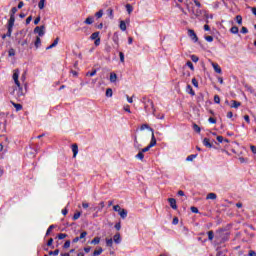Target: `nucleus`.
<instances>
[{
	"instance_id": "nucleus-31",
	"label": "nucleus",
	"mask_w": 256,
	"mask_h": 256,
	"mask_svg": "<svg viewBox=\"0 0 256 256\" xmlns=\"http://www.w3.org/2000/svg\"><path fill=\"white\" fill-rule=\"evenodd\" d=\"M106 97H113V89L111 88L106 89Z\"/></svg>"
},
{
	"instance_id": "nucleus-39",
	"label": "nucleus",
	"mask_w": 256,
	"mask_h": 256,
	"mask_svg": "<svg viewBox=\"0 0 256 256\" xmlns=\"http://www.w3.org/2000/svg\"><path fill=\"white\" fill-rule=\"evenodd\" d=\"M145 129H149V131H151V129H153V128L149 127V125H147V124H143L140 127V131H145Z\"/></svg>"
},
{
	"instance_id": "nucleus-56",
	"label": "nucleus",
	"mask_w": 256,
	"mask_h": 256,
	"mask_svg": "<svg viewBox=\"0 0 256 256\" xmlns=\"http://www.w3.org/2000/svg\"><path fill=\"white\" fill-rule=\"evenodd\" d=\"M48 247H52L53 249V238H50L47 242Z\"/></svg>"
},
{
	"instance_id": "nucleus-27",
	"label": "nucleus",
	"mask_w": 256,
	"mask_h": 256,
	"mask_svg": "<svg viewBox=\"0 0 256 256\" xmlns=\"http://www.w3.org/2000/svg\"><path fill=\"white\" fill-rule=\"evenodd\" d=\"M206 199L215 200V199H217V194H215V193H209V194L207 195Z\"/></svg>"
},
{
	"instance_id": "nucleus-11",
	"label": "nucleus",
	"mask_w": 256,
	"mask_h": 256,
	"mask_svg": "<svg viewBox=\"0 0 256 256\" xmlns=\"http://www.w3.org/2000/svg\"><path fill=\"white\" fill-rule=\"evenodd\" d=\"M113 241L114 243H116L117 245H119V243H121V234L116 233L113 237Z\"/></svg>"
},
{
	"instance_id": "nucleus-30",
	"label": "nucleus",
	"mask_w": 256,
	"mask_h": 256,
	"mask_svg": "<svg viewBox=\"0 0 256 256\" xmlns=\"http://www.w3.org/2000/svg\"><path fill=\"white\" fill-rule=\"evenodd\" d=\"M126 10L128 14L131 15V13H133V6H131V4H126Z\"/></svg>"
},
{
	"instance_id": "nucleus-57",
	"label": "nucleus",
	"mask_w": 256,
	"mask_h": 256,
	"mask_svg": "<svg viewBox=\"0 0 256 256\" xmlns=\"http://www.w3.org/2000/svg\"><path fill=\"white\" fill-rule=\"evenodd\" d=\"M67 237V234L60 233L58 234V239H65Z\"/></svg>"
},
{
	"instance_id": "nucleus-41",
	"label": "nucleus",
	"mask_w": 256,
	"mask_h": 256,
	"mask_svg": "<svg viewBox=\"0 0 256 256\" xmlns=\"http://www.w3.org/2000/svg\"><path fill=\"white\" fill-rule=\"evenodd\" d=\"M8 55H9V57H15V49L10 48L8 51Z\"/></svg>"
},
{
	"instance_id": "nucleus-15",
	"label": "nucleus",
	"mask_w": 256,
	"mask_h": 256,
	"mask_svg": "<svg viewBox=\"0 0 256 256\" xmlns=\"http://www.w3.org/2000/svg\"><path fill=\"white\" fill-rule=\"evenodd\" d=\"M232 109H239L241 107V102H237L236 100H232Z\"/></svg>"
},
{
	"instance_id": "nucleus-8",
	"label": "nucleus",
	"mask_w": 256,
	"mask_h": 256,
	"mask_svg": "<svg viewBox=\"0 0 256 256\" xmlns=\"http://www.w3.org/2000/svg\"><path fill=\"white\" fill-rule=\"evenodd\" d=\"M85 25H93V23H95V18H93V16H88L85 21H84Z\"/></svg>"
},
{
	"instance_id": "nucleus-46",
	"label": "nucleus",
	"mask_w": 256,
	"mask_h": 256,
	"mask_svg": "<svg viewBox=\"0 0 256 256\" xmlns=\"http://www.w3.org/2000/svg\"><path fill=\"white\" fill-rule=\"evenodd\" d=\"M64 249H69L71 247V241L67 240L64 245H63Z\"/></svg>"
},
{
	"instance_id": "nucleus-61",
	"label": "nucleus",
	"mask_w": 256,
	"mask_h": 256,
	"mask_svg": "<svg viewBox=\"0 0 256 256\" xmlns=\"http://www.w3.org/2000/svg\"><path fill=\"white\" fill-rule=\"evenodd\" d=\"M192 213H199V209L197 207H191Z\"/></svg>"
},
{
	"instance_id": "nucleus-17",
	"label": "nucleus",
	"mask_w": 256,
	"mask_h": 256,
	"mask_svg": "<svg viewBox=\"0 0 256 256\" xmlns=\"http://www.w3.org/2000/svg\"><path fill=\"white\" fill-rule=\"evenodd\" d=\"M187 93H189V95H192V97H194L195 90H193V87H191V85H187Z\"/></svg>"
},
{
	"instance_id": "nucleus-7",
	"label": "nucleus",
	"mask_w": 256,
	"mask_h": 256,
	"mask_svg": "<svg viewBox=\"0 0 256 256\" xmlns=\"http://www.w3.org/2000/svg\"><path fill=\"white\" fill-rule=\"evenodd\" d=\"M168 203L170 204V207H172V209H174V211H176V209H177V200H175V198H169Z\"/></svg>"
},
{
	"instance_id": "nucleus-42",
	"label": "nucleus",
	"mask_w": 256,
	"mask_h": 256,
	"mask_svg": "<svg viewBox=\"0 0 256 256\" xmlns=\"http://www.w3.org/2000/svg\"><path fill=\"white\" fill-rule=\"evenodd\" d=\"M214 103H216L217 105H219V103H221V98L219 97V95L214 96Z\"/></svg>"
},
{
	"instance_id": "nucleus-28",
	"label": "nucleus",
	"mask_w": 256,
	"mask_h": 256,
	"mask_svg": "<svg viewBox=\"0 0 256 256\" xmlns=\"http://www.w3.org/2000/svg\"><path fill=\"white\" fill-rule=\"evenodd\" d=\"M87 77H95L97 75V69L92 70L91 72H87Z\"/></svg>"
},
{
	"instance_id": "nucleus-19",
	"label": "nucleus",
	"mask_w": 256,
	"mask_h": 256,
	"mask_svg": "<svg viewBox=\"0 0 256 256\" xmlns=\"http://www.w3.org/2000/svg\"><path fill=\"white\" fill-rule=\"evenodd\" d=\"M90 39L92 41H95V40L99 39V32L92 33L91 36H90Z\"/></svg>"
},
{
	"instance_id": "nucleus-55",
	"label": "nucleus",
	"mask_w": 256,
	"mask_h": 256,
	"mask_svg": "<svg viewBox=\"0 0 256 256\" xmlns=\"http://www.w3.org/2000/svg\"><path fill=\"white\" fill-rule=\"evenodd\" d=\"M191 60H192L194 63H197V61H199V57H197L196 55H192V56H191Z\"/></svg>"
},
{
	"instance_id": "nucleus-18",
	"label": "nucleus",
	"mask_w": 256,
	"mask_h": 256,
	"mask_svg": "<svg viewBox=\"0 0 256 256\" xmlns=\"http://www.w3.org/2000/svg\"><path fill=\"white\" fill-rule=\"evenodd\" d=\"M90 243L91 245H99V243H101V238L95 237Z\"/></svg>"
},
{
	"instance_id": "nucleus-23",
	"label": "nucleus",
	"mask_w": 256,
	"mask_h": 256,
	"mask_svg": "<svg viewBox=\"0 0 256 256\" xmlns=\"http://www.w3.org/2000/svg\"><path fill=\"white\" fill-rule=\"evenodd\" d=\"M120 29L121 31H127V24H125V21H120Z\"/></svg>"
},
{
	"instance_id": "nucleus-51",
	"label": "nucleus",
	"mask_w": 256,
	"mask_h": 256,
	"mask_svg": "<svg viewBox=\"0 0 256 256\" xmlns=\"http://www.w3.org/2000/svg\"><path fill=\"white\" fill-rule=\"evenodd\" d=\"M192 85H194V87H199V82L197 81L196 78L192 79Z\"/></svg>"
},
{
	"instance_id": "nucleus-59",
	"label": "nucleus",
	"mask_w": 256,
	"mask_h": 256,
	"mask_svg": "<svg viewBox=\"0 0 256 256\" xmlns=\"http://www.w3.org/2000/svg\"><path fill=\"white\" fill-rule=\"evenodd\" d=\"M241 33H243L245 35V34L249 33V30L247 29V27H242Z\"/></svg>"
},
{
	"instance_id": "nucleus-33",
	"label": "nucleus",
	"mask_w": 256,
	"mask_h": 256,
	"mask_svg": "<svg viewBox=\"0 0 256 256\" xmlns=\"http://www.w3.org/2000/svg\"><path fill=\"white\" fill-rule=\"evenodd\" d=\"M236 22L238 23V25H243V17H241V15H237Z\"/></svg>"
},
{
	"instance_id": "nucleus-16",
	"label": "nucleus",
	"mask_w": 256,
	"mask_h": 256,
	"mask_svg": "<svg viewBox=\"0 0 256 256\" xmlns=\"http://www.w3.org/2000/svg\"><path fill=\"white\" fill-rule=\"evenodd\" d=\"M121 219H127V210L123 209L121 211L118 212Z\"/></svg>"
},
{
	"instance_id": "nucleus-5",
	"label": "nucleus",
	"mask_w": 256,
	"mask_h": 256,
	"mask_svg": "<svg viewBox=\"0 0 256 256\" xmlns=\"http://www.w3.org/2000/svg\"><path fill=\"white\" fill-rule=\"evenodd\" d=\"M34 33H37V35H39V37H43V35H45V27L44 26H37L34 29Z\"/></svg>"
},
{
	"instance_id": "nucleus-26",
	"label": "nucleus",
	"mask_w": 256,
	"mask_h": 256,
	"mask_svg": "<svg viewBox=\"0 0 256 256\" xmlns=\"http://www.w3.org/2000/svg\"><path fill=\"white\" fill-rule=\"evenodd\" d=\"M216 139H217L218 143H223V141H225V143H229V140L223 138V136H217Z\"/></svg>"
},
{
	"instance_id": "nucleus-38",
	"label": "nucleus",
	"mask_w": 256,
	"mask_h": 256,
	"mask_svg": "<svg viewBox=\"0 0 256 256\" xmlns=\"http://www.w3.org/2000/svg\"><path fill=\"white\" fill-rule=\"evenodd\" d=\"M39 9H45V0H40L38 3Z\"/></svg>"
},
{
	"instance_id": "nucleus-29",
	"label": "nucleus",
	"mask_w": 256,
	"mask_h": 256,
	"mask_svg": "<svg viewBox=\"0 0 256 256\" xmlns=\"http://www.w3.org/2000/svg\"><path fill=\"white\" fill-rule=\"evenodd\" d=\"M85 237H87V231L81 232L78 238L80 239V241L84 239L83 242H85Z\"/></svg>"
},
{
	"instance_id": "nucleus-14",
	"label": "nucleus",
	"mask_w": 256,
	"mask_h": 256,
	"mask_svg": "<svg viewBox=\"0 0 256 256\" xmlns=\"http://www.w3.org/2000/svg\"><path fill=\"white\" fill-rule=\"evenodd\" d=\"M136 159H139L140 161H143L145 159V154L141 150L138 152V154L135 156Z\"/></svg>"
},
{
	"instance_id": "nucleus-12",
	"label": "nucleus",
	"mask_w": 256,
	"mask_h": 256,
	"mask_svg": "<svg viewBox=\"0 0 256 256\" xmlns=\"http://www.w3.org/2000/svg\"><path fill=\"white\" fill-rule=\"evenodd\" d=\"M212 67H213V69H214V71H215L216 73H219V74L222 73V70H221V67L219 66V64H217V63H212Z\"/></svg>"
},
{
	"instance_id": "nucleus-13",
	"label": "nucleus",
	"mask_w": 256,
	"mask_h": 256,
	"mask_svg": "<svg viewBox=\"0 0 256 256\" xmlns=\"http://www.w3.org/2000/svg\"><path fill=\"white\" fill-rule=\"evenodd\" d=\"M134 148L138 151L141 150V144L139 143V140H137V136L134 137Z\"/></svg>"
},
{
	"instance_id": "nucleus-49",
	"label": "nucleus",
	"mask_w": 256,
	"mask_h": 256,
	"mask_svg": "<svg viewBox=\"0 0 256 256\" xmlns=\"http://www.w3.org/2000/svg\"><path fill=\"white\" fill-rule=\"evenodd\" d=\"M49 255H54V256L59 255V249H56V250H54V251H50V252H49Z\"/></svg>"
},
{
	"instance_id": "nucleus-4",
	"label": "nucleus",
	"mask_w": 256,
	"mask_h": 256,
	"mask_svg": "<svg viewBox=\"0 0 256 256\" xmlns=\"http://www.w3.org/2000/svg\"><path fill=\"white\" fill-rule=\"evenodd\" d=\"M15 26V19L13 16L8 20V26H7V37H11L13 33V27Z\"/></svg>"
},
{
	"instance_id": "nucleus-63",
	"label": "nucleus",
	"mask_w": 256,
	"mask_h": 256,
	"mask_svg": "<svg viewBox=\"0 0 256 256\" xmlns=\"http://www.w3.org/2000/svg\"><path fill=\"white\" fill-rule=\"evenodd\" d=\"M248 256H256V252L253 250H250L248 253Z\"/></svg>"
},
{
	"instance_id": "nucleus-52",
	"label": "nucleus",
	"mask_w": 256,
	"mask_h": 256,
	"mask_svg": "<svg viewBox=\"0 0 256 256\" xmlns=\"http://www.w3.org/2000/svg\"><path fill=\"white\" fill-rule=\"evenodd\" d=\"M94 45L96 47H99V45H101V38H97L95 41H94Z\"/></svg>"
},
{
	"instance_id": "nucleus-34",
	"label": "nucleus",
	"mask_w": 256,
	"mask_h": 256,
	"mask_svg": "<svg viewBox=\"0 0 256 256\" xmlns=\"http://www.w3.org/2000/svg\"><path fill=\"white\" fill-rule=\"evenodd\" d=\"M214 237H215V234L213 233V230L208 231V239H209V241H213Z\"/></svg>"
},
{
	"instance_id": "nucleus-45",
	"label": "nucleus",
	"mask_w": 256,
	"mask_h": 256,
	"mask_svg": "<svg viewBox=\"0 0 256 256\" xmlns=\"http://www.w3.org/2000/svg\"><path fill=\"white\" fill-rule=\"evenodd\" d=\"M193 129H194V131H196V133H201V128L199 127V125L194 124Z\"/></svg>"
},
{
	"instance_id": "nucleus-25",
	"label": "nucleus",
	"mask_w": 256,
	"mask_h": 256,
	"mask_svg": "<svg viewBox=\"0 0 256 256\" xmlns=\"http://www.w3.org/2000/svg\"><path fill=\"white\" fill-rule=\"evenodd\" d=\"M15 13H17V8H16V7H13V8L11 9L10 19L13 17L14 23H15Z\"/></svg>"
},
{
	"instance_id": "nucleus-62",
	"label": "nucleus",
	"mask_w": 256,
	"mask_h": 256,
	"mask_svg": "<svg viewBox=\"0 0 256 256\" xmlns=\"http://www.w3.org/2000/svg\"><path fill=\"white\" fill-rule=\"evenodd\" d=\"M250 149H251L252 153H254V155H256V147L251 145Z\"/></svg>"
},
{
	"instance_id": "nucleus-9",
	"label": "nucleus",
	"mask_w": 256,
	"mask_h": 256,
	"mask_svg": "<svg viewBox=\"0 0 256 256\" xmlns=\"http://www.w3.org/2000/svg\"><path fill=\"white\" fill-rule=\"evenodd\" d=\"M203 146L207 147L208 149H211L213 147V144L209 141V138H204L203 139Z\"/></svg>"
},
{
	"instance_id": "nucleus-2",
	"label": "nucleus",
	"mask_w": 256,
	"mask_h": 256,
	"mask_svg": "<svg viewBox=\"0 0 256 256\" xmlns=\"http://www.w3.org/2000/svg\"><path fill=\"white\" fill-rule=\"evenodd\" d=\"M152 136H151V141L148 146L145 148L140 149L142 153H147V151H151V148L155 147L157 145V139L155 138V131L153 129H150Z\"/></svg>"
},
{
	"instance_id": "nucleus-37",
	"label": "nucleus",
	"mask_w": 256,
	"mask_h": 256,
	"mask_svg": "<svg viewBox=\"0 0 256 256\" xmlns=\"http://www.w3.org/2000/svg\"><path fill=\"white\" fill-rule=\"evenodd\" d=\"M106 245H107V247H113V239L107 238L106 239Z\"/></svg>"
},
{
	"instance_id": "nucleus-35",
	"label": "nucleus",
	"mask_w": 256,
	"mask_h": 256,
	"mask_svg": "<svg viewBox=\"0 0 256 256\" xmlns=\"http://www.w3.org/2000/svg\"><path fill=\"white\" fill-rule=\"evenodd\" d=\"M53 229H55V225H50L46 231V236L51 235V231H53Z\"/></svg>"
},
{
	"instance_id": "nucleus-6",
	"label": "nucleus",
	"mask_w": 256,
	"mask_h": 256,
	"mask_svg": "<svg viewBox=\"0 0 256 256\" xmlns=\"http://www.w3.org/2000/svg\"><path fill=\"white\" fill-rule=\"evenodd\" d=\"M188 35H189L190 39H192V41H194V43H197V41H199V38L197 37V34H195L194 30L189 29Z\"/></svg>"
},
{
	"instance_id": "nucleus-10",
	"label": "nucleus",
	"mask_w": 256,
	"mask_h": 256,
	"mask_svg": "<svg viewBox=\"0 0 256 256\" xmlns=\"http://www.w3.org/2000/svg\"><path fill=\"white\" fill-rule=\"evenodd\" d=\"M72 152H73V157H77V153H79V146L77 144H72Z\"/></svg>"
},
{
	"instance_id": "nucleus-32",
	"label": "nucleus",
	"mask_w": 256,
	"mask_h": 256,
	"mask_svg": "<svg viewBox=\"0 0 256 256\" xmlns=\"http://www.w3.org/2000/svg\"><path fill=\"white\" fill-rule=\"evenodd\" d=\"M40 45H41V38L38 36L36 37V41H35L36 49H39Z\"/></svg>"
},
{
	"instance_id": "nucleus-20",
	"label": "nucleus",
	"mask_w": 256,
	"mask_h": 256,
	"mask_svg": "<svg viewBox=\"0 0 256 256\" xmlns=\"http://www.w3.org/2000/svg\"><path fill=\"white\" fill-rule=\"evenodd\" d=\"M110 81L111 83H115V81H117V74L115 73H110Z\"/></svg>"
},
{
	"instance_id": "nucleus-24",
	"label": "nucleus",
	"mask_w": 256,
	"mask_h": 256,
	"mask_svg": "<svg viewBox=\"0 0 256 256\" xmlns=\"http://www.w3.org/2000/svg\"><path fill=\"white\" fill-rule=\"evenodd\" d=\"M230 32L233 34V35H237V33H239V28L237 26H233L231 29H230Z\"/></svg>"
},
{
	"instance_id": "nucleus-36",
	"label": "nucleus",
	"mask_w": 256,
	"mask_h": 256,
	"mask_svg": "<svg viewBox=\"0 0 256 256\" xmlns=\"http://www.w3.org/2000/svg\"><path fill=\"white\" fill-rule=\"evenodd\" d=\"M96 19H101L103 17V10H99L98 12L95 13Z\"/></svg>"
},
{
	"instance_id": "nucleus-54",
	"label": "nucleus",
	"mask_w": 256,
	"mask_h": 256,
	"mask_svg": "<svg viewBox=\"0 0 256 256\" xmlns=\"http://www.w3.org/2000/svg\"><path fill=\"white\" fill-rule=\"evenodd\" d=\"M209 123H212L213 125H215V123H217V119L213 118V117H210L208 119Z\"/></svg>"
},
{
	"instance_id": "nucleus-47",
	"label": "nucleus",
	"mask_w": 256,
	"mask_h": 256,
	"mask_svg": "<svg viewBox=\"0 0 256 256\" xmlns=\"http://www.w3.org/2000/svg\"><path fill=\"white\" fill-rule=\"evenodd\" d=\"M196 157H197V155H195V154L189 155V156L186 158V161H193V159H195Z\"/></svg>"
},
{
	"instance_id": "nucleus-58",
	"label": "nucleus",
	"mask_w": 256,
	"mask_h": 256,
	"mask_svg": "<svg viewBox=\"0 0 256 256\" xmlns=\"http://www.w3.org/2000/svg\"><path fill=\"white\" fill-rule=\"evenodd\" d=\"M205 39L208 41V43H213V36H206Z\"/></svg>"
},
{
	"instance_id": "nucleus-1",
	"label": "nucleus",
	"mask_w": 256,
	"mask_h": 256,
	"mask_svg": "<svg viewBox=\"0 0 256 256\" xmlns=\"http://www.w3.org/2000/svg\"><path fill=\"white\" fill-rule=\"evenodd\" d=\"M12 79L15 85L18 87L14 89V95L16 99H21V97H25V93L23 92V87H21V82H19V69H15L13 71Z\"/></svg>"
},
{
	"instance_id": "nucleus-3",
	"label": "nucleus",
	"mask_w": 256,
	"mask_h": 256,
	"mask_svg": "<svg viewBox=\"0 0 256 256\" xmlns=\"http://www.w3.org/2000/svg\"><path fill=\"white\" fill-rule=\"evenodd\" d=\"M142 103H144V109L145 111L153 110V115H155V104H153V100L146 99L145 97L142 98Z\"/></svg>"
},
{
	"instance_id": "nucleus-44",
	"label": "nucleus",
	"mask_w": 256,
	"mask_h": 256,
	"mask_svg": "<svg viewBox=\"0 0 256 256\" xmlns=\"http://www.w3.org/2000/svg\"><path fill=\"white\" fill-rule=\"evenodd\" d=\"M79 217H81V212H76V213L73 215V221H77V219H79Z\"/></svg>"
},
{
	"instance_id": "nucleus-48",
	"label": "nucleus",
	"mask_w": 256,
	"mask_h": 256,
	"mask_svg": "<svg viewBox=\"0 0 256 256\" xmlns=\"http://www.w3.org/2000/svg\"><path fill=\"white\" fill-rule=\"evenodd\" d=\"M119 56H120L121 63H125V54H123V52H120Z\"/></svg>"
},
{
	"instance_id": "nucleus-50",
	"label": "nucleus",
	"mask_w": 256,
	"mask_h": 256,
	"mask_svg": "<svg viewBox=\"0 0 256 256\" xmlns=\"http://www.w3.org/2000/svg\"><path fill=\"white\" fill-rule=\"evenodd\" d=\"M113 209H114V211H116L117 213H119V212L122 210L121 206H119V205L113 206Z\"/></svg>"
},
{
	"instance_id": "nucleus-22",
	"label": "nucleus",
	"mask_w": 256,
	"mask_h": 256,
	"mask_svg": "<svg viewBox=\"0 0 256 256\" xmlns=\"http://www.w3.org/2000/svg\"><path fill=\"white\" fill-rule=\"evenodd\" d=\"M103 253V248L99 247L97 250L93 252V256H99Z\"/></svg>"
},
{
	"instance_id": "nucleus-64",
	"label": "nucleus",
	"mask_w": 256,
	"mask_h": 256,
	"mask_svg": "<svg viewBox=\"0 0 256 256\" xmlns=\"http://www.w3.org/2000/svg\"><path fill=\"white\" fill-rule=\"evenodd\" d=\"M251 11H252L253 15H255V17H256V8H255V7H252V8H251Z\"/></svg>"
},
{
	"instance_id": "nucleus-21",
	"label": "nucleus",
	"mask_w": 256,
	"mask_h": 256,
	"mask_svg": "<svg viewBox=\"0 0 256 256\" xmlns=\"http://www.w3.org/2000/svg\"><path fill=\"white\" fill-rule=\"evenodd\" d=\"M13 107H15L16 111H21L23 109V106L21 104H17L15 102H11Z\"/></svg>"
},
{
	"instance_id": "nucleus-43",
	"label": "nucleus",
	"mask_w": 256,
	"mask_h": 256,
	"mask_svg": "<svg viewBox=\"0 0 256 256\" xmlns=\"http://www.w3.org/2000/svg\"><path fill=\"white\" fill-rule=\"evenodd\" d=\"M186 65H187V67H189V69H191V71H194V70H195V67L193 66V62L188 61V62L186 63Z\"/></svg>"
},
{
	"instance_id": "nucleus-53",
	"label": "nucleus",
	"mask_w": 256,
	"mask_h": 256,
	"mask_svg": "<svg viewBox=\"0 0 256 256\" xmlns=\"http://www.w3.org/2000/svg\"><path fill=\"white\" fill-rule=\"evenodd\" d=\"M114 227L116 231H121V222L116 223Z\"/></svg>"
},
{
	"instance_id": "nucleus-60",
	"label": "nucleus",
	"mask_w": 256,
	"mask_h": 256,
	"mask_svg": "<svg viewBox=\"0 0 256 256\" xmlns=\"http://www.w3.org/2000/svg\"><path fill=\"white\" fill-rule=\"evenodd\" d=\"M124 111H126L127 113H131V109L129 105L124 106Z\"/></svg>"
},
{
	"instance_id": "nucleus-40",
	"label": "nucleus",
	"mask_w": 256,
	"mask_h": 256,
	"mask_svg": "<svg viewBox=\"0 0 256 256\" xmlns=\"http://www.w3.org/2000/svg\"><path fill=\"white\" fill-rule=\"evenodd\" d=\"M107 15H108L109 18L113 19L114 16H113V9L112 8H109L107 10Z\"/></svg>"
}]
</instances>
